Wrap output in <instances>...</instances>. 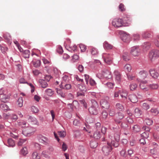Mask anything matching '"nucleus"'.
<instances>
[{
	"label": "nucleus",
	"mask_w": 159,
	"mask_h": 159,
	"mask_svg": "<svg viewBox=\"0 0 159 159\" xmlns=\"http://www.w3.org/2000/svg\"><path fill=\"white\" fill-rule=\"evenodd\" d=\"M139 80H141V79H144L147 78L148 75V73L147 71L142 70L139 72Z\"/></svg>",
	"instance_id": "14"
},
{
	"label": "nucleus",
	"mask_w": 159,
	"mask_h": 159,
	"mask_svg": "<svg viewBox=\"0 0 159 159\" xmlns=\"http://www.w3.org/2000/svg\"><path fill=\"white\" fill-rule=\"evenodd\" d=\"M137 87V84L135 83H132L130 85V89L131 90H134Z\"/></svg>",
	"instance_id": "48"
},
{
	"label": "nucleus",
	"mask_w": 159,
	"mask_h": 159,
	"mask_svg": "<svg viewBox=\"0 0 159 159\" xmlns=\"http://www.w3.org/2000/svg\"><path fill=\"white\" fill-rule=\"evenodd\" d=\"M112 24V25L116 27H119L122 25L123 21L119 18H115L113 20Z\"/></svg>",
	"instance_id": "7"
},
{
	"label": "nucleus",
	"mask_w": 159,
	"mask_h": 159,
	"mask_svg": "<svg viewBox=\"0 0 159 159\" xmlns=\"http://www.w3.org/2000/svg\"><path fill=\"white\" fill-rule=\"evenodd\" d=\"M71 78L67 75H65L62 78V82L61 84L69 83L70 80Z\"/></svg>",
	"instance_id": "20"
},
{
	"label": "nucleus",
	"mask_w": 159,
	"mask_h": 159,
	"mask_svg": "<svg viewBox=\"0 0 159 159\" xmlns=\"http://www.w3.org/2000/svg\"><path fill=\"white\" fill-rule=\"evenodd\" d=\"M119 10L121 11H125V8L124 5L122 3H121L119 6Z\"/></svg>",
	"instance_id": "59"
},
{
	"label": "nucleus",
	"mask_w": 159,
	"mask_h": 159,
	"mask_svg": "<svg viewBox=\"0 0 159 159\" xmlns=\"http://www.w3.org/2000/svg\"><path fill=\"white\" fill-rule=\"evenodd\" d=\"M57 94L60 95L62 98H65L66 97V92L63 89H57Z\"/></svg>",
	"instance_id": "24"
},
{
	"label": "nucleus",
	"mask_w": 159,
	"mask_h": 159,
	"mask_svg": "<svg viewBox=\"0 0 159 159\" xmlns=\"http://www.w3.org/2000/svg\"><path fill=\"white\" fill-rule=\"evenodd\" d=\"M79 88L80 90L83 91L85 92L87 90V89L86 87L83 85H79Z\"/></svg>",
	"instance_id": "57"
},
{
	"label": "nucleus",
	"mask_w": 159,
	"mask_h": 159,
	"mask_svg": "<svg viewBox=\"0 0 159 159\" xmlns=\"http://www.w3.org/2000/svg\"><path fill=\"white\" fill-rule=\"evenodd\" d=\"M151 34L148 32H144L142 34V36L144 38H148L151 37Z\"/></svg>",
	"instance_id": "55"
},
{
	"label": "nucleus",
	"mask_w": 159,
	"mask_h": 159,
	"mask_svg": "<svg viewBox=\"0 0 159 159\" xmlns=\"http://www.w3.org/2000/svg\"><path fill=\"white\" fill-rule=\"evenodd\" d=\"M124 69L125 71L130 72L132 70V67L130 64H127L125 66Z\"/></svg>",
	"instance_id": "35"
},
{
	"label": "nucleus",
	"mask_w": 159,
	"mask_h": 159,
	"mask_svg": "<svg viewBox=\"0 0 159 159\" xmlns=\"http://www.w3.org/2000/svg\"><path fill=\"white\" fill-rule=\"evenodd\" d=\"M100 104L102 107L103 108L108 109L109 108V104L107 101L105 100H101L100 101Z\"/></svg>",
	"instance_id": "17"
},
{
	"label": "nucleus",
	"mask_w": 159,
	"mask_h": 159,
	"mask_svg": "<svg viewBox=\"0 0 159 159\" xmlns=\"http://www.w3.org/2000/svg\"><path fill=\"white\" fill-rule=\"evenodd\" d=\"M70 40L67 39L66 41L64 42V45L66 49L69 51H74L77 49V47L75 45L72 46H69L68 44L70 43Z\"/></svg>",
	"instance_id": "6"
},
{
	"label": "nucleus",
	"mask_w": 159,
	"mask_h": 159,
	"mask_svg": "<svg viewBox=\"0 0 159 159\" xmlns=\"http://www.w3.org/2000/svg\"><path fill=\"white\" fill-rule=\"evenodd\" d=\"M144 122L148 125H151L153 123V121L152 120L148 118H146L144 120Z\"/></svg>",
	"instance_id": "36"
},
{
	"label": "nucleus",
	"mask_w": 159,
	"mask_h": 159,
	"mask_svg": "<svg viewBox=\"0 0 159 159\" xmlns=\"http://www.w3.org/2000/svg\"><path fill=\"white\" fill-rule=\"evenodd\" d=\"M129 99L132 102L136 103L138 101L136 96L134 94H131L129 96Z\"/></svg>",
	"instance_id": "21"
},
{
	"label": "nucleus",
	"mask_w": 159,
	"mask_h": 159,
	"mask_svg": "<svg viewBox=\"0 0 159 159\" xmlns=\"http://www.w3.org/2000/svg\"><path fill=\"white\" fill-rule=\"evenodd\" d=\"M46 93L49 96H52L53 94V91L51 89H48L45 90Z\"/></svg>",
	"instance_id": "44"
},
{
	"label": "nucleus",
	"mask_w": 159,
	"mask_h": 159,
	"mask_svg": "<svg viewBox=\"0 0 159 159\" xmlns=\"http://www.w3.org/2000/svg\"><path fill=\"white\" fill-rule=\"evenodd\" d=\"M18 125L22 127H24L25 126L26 123L25 121H22L18 122Z\"/></svg>",
	"instance_id": "62"
},
{
	"label": "nucleus",
	"mask_w": 159,
	"mask_h": 159,
	"mask_svg": "<svg viewBox=\"0 0 159 159\" xmlns=\"http://www.w3.org/2000/svg\"><path fill=\"white\" fill-rule=\"evenodd\" d=\"M8 92V91L6 89L2 88L0 89V95L2 96Z\"/></svg>",
	"instance_id": "49"
},
{
	"label": "nucleus",
	"mask_w": 159,
	"mask_h": 159,
	"mask_svg": "<svg viewBox=\"0 0 159 159\" xmlns=\"http://www.w3.org/2000/svg\"><path fill=\"white\" fill-rule=\"evenodd\" d=\"M142 107L145 110H148L149 107V106L148 104L146 103H143L142 104Z\"/></svg>",
	"instance_id": "61"
},
{
	"label": "nucleus",
	"mask_w": 159,
	"mask_h": 159,
	"mask_svg": "<svg viewBox=\"0 0 159 159\" xmlns=\"http://www.w3.org/2000/svg\"><path fill=\"white\" fill-rule=\"evenodd\" d=\"M48 150L46 151H44L42 152V154L43 155L44 157L47 155L48 154H50L54 150L53 148L51 146L49 147L48 148Z\"/></svg>",
	"instance_id": "23"
},
{
	"label": "nucleus",
	"mask_w": 159,
	"mask_h": 159,
	"mask_svg": "<svg viewBox=\"0 0 159 159\" xmlns=\"http://www.w3.org/2000/svg\"><path fill=\"white\" fill-rule=\"evenodd\" d=\"M8 146L10 147H13L15 145V143L13 140L11 139H9L7 141Z\"/></svg>",
	"instance_id": "33"
},
{
	"label": "nucleus",
	"mask_w": 159,
	"mask_h": 159,
	"mask_svg": "<svg viewBox=\"0 0 159 159\" xmlns=\"http://www.w3.org/2000/svg\"><path fill=\"white\" fill-rule=\"evenodd\" d=\"M30 54V52L29 50H25L23 53V56L25 58H28Z\"/></svg>",
	"instance_id": "40"
},
{
	"label": "nucleus",
	"mask_w": 159,
	"mask_h": 159,
	"mask_svg": "<svg viewBox=\"0 0 159 159\" xmlns=\"http://www.w3.org/2000/svg\"><path fill=\"white\" fill-rule=\"evenodd\" d=\"M98 143L95 141H92L90 143V146L92 148H95L97 147Z\"/></svg>",
	"instance_id": "42"
},
{
	"label": "nucleus",
	"mask_w": 159,
	"mask_h": 159,
	"mask_svg": "<svg viewBox=\"0 0 159 159\" xmlns=\"http://www.w3.org/2000/svg\"><path fill=\"white\" fill-rule=\"evenodd\" d=\"M120 95L122 98L126 99L128 96V92L126 91L123 90L122 92L120 91Z\"/></svg>",
	"instance_id": "31"
},
{
	"label": "nucleus",
	"mask_w": 159,
	"mask_h": 159,
	"mask_svg": "<svg viewBox=\"0 0 159 159\" xmlns=\"http://www.w3.org/2000/svg\"><path fill=\"white\" fill-rule=\"evenodd\" d=\"M103 76L107 79H110L112 77L111 72L106 69L103 70Z\"/></svg>",
	"instance_id": "19"
},
{
	"label": "nucleus",
	"mask_w": 159,
	"mask_h": 159,
	"mask_svg": "<svg viewBox=\"0 0 159 159\" xmlns=\"http://www.w3.org/2000/svg\"><path fill=\"white\" fill-rule=\"evenodd\" d=\"M147 81H140V84L139 86L141 89L145 90V91H147L149 89V86L147 85Z\"/></svg>",
	"instance_id": "16"
},
{
	"label": "nucleus",
	"mask_w": 159,
	"mask_h": 159,
	"mask_svg": "<svg viewBox=\"0 0 159 159\" xmlns=\"http://www.w3.org/2000/svg\"><path fill=\"white\" fill-rule=\"evenodd\" d=\"M32 157L33 159H40V156L36 151H34L32 154Z\"/></svg>",
	"instance_id": "32"
},
{
	"label": "nucleus",
	"mask_w": 159,
	"mask_h": 159,
	"mask_svg": "<svg viewBox=\"0 0 159 159\" xmlns=\"http://www.w3.org/2000/svg\"><path fill=\"white\" fill-rule=\"evenodd\" d=\"M0 48L1 50L2 53L4 54L6 53V51L8 50V48L7 47H2L1 45H0Z\"/></svg>",
	"instance_id": "56"
},
{
	"label": "nucleus",
	"mask_w": 159,
	"mask_h": 159,
	"mask_svg": "<svg viewBox=\"0 0 159 159\" xmlns=\"http://www.w3.org/2000/svg\"><path fill=\"white\" fill-rule=\"evenodd\" d=\"M142 111L139 108H136L134 110V115L137 117H139L142 114Z\"/></svg>",
	"instance_id": "25"
},
{
	"label": "nucleus",
	"mask_w": 159,
	"mask_h": 159,
	"mask_svg": "<svg viewBox=\"0 0 159 159\" xmlns=\"http://www.w3.org/2000/svg\"><path fill=\"white\" fill-rule=\"evenodd\" d=\"M23 100L22 97H20L17 101V104L20 107H21L23 106Z\"/></svg>",
	"instance_id": "30"
},
{
	"label": "nucleus",
	"mask_w": 159,
	"mask_h": 159,
	"mask_svg": "<svg viewBox=\"0 0 159 159\" xmlns=\"http://www.w3.org/2000/svg\"><path fill=\"white\" fill-rule=\"evenodd\" d=\"M140 51L139 48L137 46H134L131 48L130 54L134 57L138 56L140 54Z\"/></svg>",
	"instance_id": "9"
},
{
	"label": "nucleus",
	"mask_w": 159,
	"mask_h": 159,
	"mask_svg": "<svg viewBox=\"0 0 159 159\" xmlns=\"http://www.w3.org/2000/svg\"><path fill=\"white\" fill-rule=\"evenodd\" d=\"M127 78L129 80H134L135 78V76L132 74H129L127 75Z\"/></svg>",
	"instance_id": "60"
},
{
	"label": "nucleus",
	"mask_w": 159,
	"mask_h": 159,
	"mask_svg": "<svg viewBox=\"0 0 159 159\" xmlns=\"http://www.w3.org/2000/svg\"><path fill=\"white\" fill-rule=\"evenodd\" d=\"M28 153L27 148L25 147L23 148L20 150V153L24 156H25Z\"/></svg>",
	"instance_id": "34"
},
{
	"label": "nucleus",
	"mask_w": 159,
	"mask_h": 159,
	"mask_svg": "<svg viewBox=\"0 0 159 159\" xmlns=\"http://www.w3.org/2000/svg\"><path fill=\"white\" fill-rule=\"evenodd\" d=\"M58 134L59 136L62 138H64L66 135V133L64 131H58Z\"/></svg>",
	"instance_id": "52"
},
{
	"label": "nucleus",
	"mask_w": 159,
	"mask_h": 159,
	"mask_svg": "<svg viewBox=\"0 0 159 159\" xmlns=\"http://www.w3.org/2000/svg\"><path fill=\"white\" fill-rule=\"evenodd\" d=\"M93 137L94 138L96 139H98L101 137V134L100 131L97 129L93 134Z\"/></svg>",
	"instance_id": "28"
},
{
	"label": "nucleus",
	"mask_w": 159,
	"mask_h": 159,
	"mask_svg": "<svg viewBox=\"0 0 159 159\" xmlns=\"http://www.w3.org/2000/svg\"><path fill=\"white\" fill-rule=\"evenodd\" d=\"M151 153L153 155H156L158 154L157 149V148H154L153 149H151Z\"/></svg>",
	"instance_id": "51"
},
{
	"label": "nucleus",
	"mask_w": 159,
	"mask_h": 159,
	"mask_svg": "<svg viewBox=\"0 0 159 159\" xmlns=\"http://www.w3.org/2000/svg\"><path fill=\"white\" fill-rule=\"evenodd\" d=\"M149 73L151 76L154 79H157L159 76L158 73L154 70L150 69Z\"/></svg>",
	"instance_id": "22"
},
{
	"label": "nucleus",
	"mask_w": 159,
	"mask_h": 159,
	"mask_svg": "<svg viewBox=\"0 0 159 159\" xmlns=\"http://www.w3.org/2000/svg\"><path fill=\"white\" fill-rule=\"evenodd\" d=\"M60 88L66 89H69L71 88V85L70 84L68 83L64 84H61L60 85Z\"/></svg>",
	"instance_id": "27"
},
{
	"label": "nucleus",
	"mask_w": 159,
	"mask_h": 159,
	"mask_svg": "<svg viewBox=\"0 0 159 159\" xmlns=\"http://www.w3.org/2000/svg\"><path fill=\"white\" fill-rule=\"evenodd\" d=\"M102 57L105 62L108 65L111 64L112 62V58L110 55L107 53L103 54Z\"/></svg>",
	"instance_id": "8"
},
{
	"label": "nucleus",
	"mask_w": 159,
	"mask_h": 159,
	"mask_svg": "<svg viewBox=\"0 0 159 159\" xmlns=\"http://www.w3.org/2000/svg\"><path fill=\"white\" fill-rule=\"evenodd\" d=\"M121 39L122 40L125 42H129L130 39V36L129 35L126 33H124L121 36Z\"/></svg>",
	"instance_id": "18"
},
{
	"label": "nucleus",
	"mask_w": 159,
	"mask_h": 159,
	"mask_svg": "<svg viewBox=\"0 0 159 159\" xmlns=\"http://www.w3.org/2000/svg\"><path fill=\"white\" fill-rule=\"evenodd\" d=\"M159 57V51L157 50H153L149 53V57L152 60H154Z\"/></svg>",
	"instance_id": "5"
},
{
	"label": "nucleus",
	"mask_w": 159,
	"mask_h": 159,
	"mask_svg": "<svg viewBox=\"0 0 159 159\" xmlns=\"http://www.w3.org/2000/svg\"><path fill=\"white\" fill-rule=\"evenodd\" d=\"M116 108L120 111H122L123 110L124 108L122 105L119 103H117L116 105Z\"/></svg>",
	"instance_id": "37"
},
{
	"label": "nucleus",
	"mask_w": 159,
	"mask_h": 159,
	"mask_svg": "<svg viewBox=\"0 0 159 159\" xmlns=\"http://www.w3.org/2000/svg\"><path fill=\"white\" fill-rule=\"evenodd\" d=\"M124 117V116L123 113L120 112H118L116 115L115 120L116 122L120 123V120L123 119Z\"/></svg>",
	"instance_id": "15"
},
{
	"label": "nucleus",
	"mask_w": 159,
	"mask_h": 159,
	"mask_svg": "<svg viewBox=\"0 0 159 159\" xmlns=\"http://www.w3.org/2000/svg\"><path fill=\"white\" fill-rule=\"evenodd\" d=\"M114 77L116 82L120 83L121 79V75L120 73L117 70H115L114 72Z\"/></svg>",
	"instance_id": "12"
},
{
	"label": "nucleus",
	"mask_w": 159,
	"mask_h": 159,
	"mask_svg": "<svg viewBox=\"0 0 159 159\" xmlns=\"http://www.w3.org/2000/svg\"><path fill=\"white\" fill-rule=\"evenodd\" d=\"M0 107L4 110H7L8 108V106L5 104H1L0 105Z\"/></svg>",
	"instance_id": "64"
},
{
	"label": "nucleus",
	"mask_w": 159,
	"mask_h": 159,
	"mask_svg": "<svg viewBox=\"0 0 159 159\" xmlns=\"http://www.w3.org/2000/svg\"><path fill=\"white\" fill-rule=\"evenodd\" d=\"M39 82L42 88H45L48 86V84L45 80L40 79L39 80Z\"/></svg>",
	"instance_id": "26"
},
{
	"label": "nucleus",
	"mask_w": 159,
	"mask_h": 159,
	"mask_svg": "<svg viewBox=\"0 0 159 159\" xmlns=\"http://www.w3.org/2000/svg\"><path fill=\"white\" fill-rule=\"evenodd\" d=\"M90 52L92 55H96L98 53L97 50L94 48H92L90 50Z\"/></svg>",
	"instance_id": "47"
},
{
	"label": "nucleus",
	"mask_w": 159,
	"mask_h": 159,
	"mask_svg": "<svg viewBox=\"0 0 159 159\" xmlns=\"http://www.w3.org/2000/svg\"><path fill=\"white\" fill-rule=\"evenodd\" d=\"M123 58L124 60L128 61L129 60V57L127 52H125L123 55Z\"/></svg>",
	"instance_id": "41"
},
{
	"label": "nucleus",
	"mask_w": 159,
	"mask_h": 159,
	"mask_svg": "<svg viewBox=\"0 0 159 159\" xmlns=\"http://www.w3.org/2000/svg\"><path fill=\"white\" fill-rule=\"evenodd\" d=\"M103 46L105 48L107 49H111L112 48V46L109 43L105 41L103 43Z\"/></svg>",
	"instance_id": "29"
},
{
	"label": "nucleus",
	"mask_w": 159,
	"mask_h": 159,
	"mask_svg": "<svg viewBox=\"0 0 159 159\" xmlns=\"http://www.w3.org/2000/svg\"><path fill=\"white\" fill-rule=\"evenodd\" d=\"M3 37L6 40H9L11 38V36L8 33H6L3 34Z\"/></svg>",
	"instance_id": "53"
},
{
	"label": "nucleus",
	"mask_w": 159,
	"mask_h": 159,
	"mask_svg": "<svg viewBox=\"0 0 159 159\" xmlns=\"http://www.w3.org/2000/svg\"><path fill=\"white\" fill-rule=\"evenodd\" d=\"M142 137L145 138H147L148 137L149 132H145L141 134Z\"/></svg>",
	"instance_id": "63"
},
{
	"label": "nucleus",
	"mask_w": 159,
	"mask_h": 159,
	"mask_svg": "<svg viewBox=\"0 0 159 159\" xmlns=\"http://www.w3.org/2000/svg\"><path fill=\"white\" fill-rule=\"evenodd\" d=\"M35 128L30 126H28L24 128L22 130V134L25 136H30L35 131Z\"/></svg>",
	"instance_id": "4"
},
{
	"label": "nucleus",
	"mask_w": 159,
	"mask_h": 159,
	"mask_svg": "<svg viewBox=\"0 0 159 159\" xmlns=\"http://www.w3.org/2000/svg\"><path fill=\"white\" fill-rule=\"evenodd\" d=\"M79 47L80 48L81 51L82 52H84L87 49L86 46L82 44H80L79 45Z\"/></svg>",
	"instance_id": "50"
},
{
	"label": "nucleus",
	"mask_w": 159,
	"mask_h": 159,
	"mask_svg": "<svg viewBox=\"0 0 159 159\" xmlns=\"http://www.w3.org/2000/svg\"><path fill=\"white\" fill-rule=\"evenodd\" d=\"M32 62L34 66L35 67L39 66L41 64V61L39 60H37L35 61H32Z\"/></svg>",
	"instance_id": "43"
},
{
	"label": "nucleus",
	"mask_w": 159,
	"mask_h": 159,
	"mask_svg": "<svg viewBox=\"0 0 159 159\" xmlns=\"http://www.w3.org/2000/svg\"><path fill=\"white\" fill-rule=\"evenodd\" d=\"M120 129L119 127L114 128V131L115 132L114 137L116 141L114 140H111V144L115 147H117L118 146V142L120 138Z\"/></svg>",
	"instance_id": "1"
},
{
	"label": "nucleus",
	"mask_w": 159,
	"mask_h": 159,
	"mask_svg": "<svg viewBox=\"0 0 159 159\" xmlns=\"http://www.w3.org/2000/svg\"><path fill=\"white\" fill-rule=\"evenodd\" d=\"M27 118L28 119L29 122H30L32 125H39V122L35 117L28 115Z\"/></svg>",
	"instance_id": "10"
},
{
	"label": "nucleus",
	"mask_w": 159,
	"mask_h": 159,
	"mask_svg": "<svg viewBox=\"0 0 159 159\" xmlns=\"http://www.w3.org/2000/svg\"><path fill=\"white\" fill-rule=\"evenodd\" d=\"M111 144L110 140H109L107 141V145L103 146L102 148V151L105 156H107L109 154L112 150Z\"/></svg>",
	"instance_id": "3"
},
{
	"label": "nucleus",
	"mask_w": 159,
	"mask_h": 159,
	"mask_svg": "<svg viewBox=\"0 0 159 159\" xmlns=\"http://www.w3.org/2000/svg\"><path fill=\"white\" fill-rule=\"evenodd\" d=\"M38 137L39 138V141L40 143H44L45 145H47L49 143L50 141L47 137L43 136L42 135H39Z\"/></svg>",
	"instance_id": "13"
},
{
	"label": "nucleus",
	"mask_w": 159,
	"mask_h": 159,
	"mask_svg": "<svg viewBox=\"0 0 159 159\" xmlns=\"http://www.w3.org/2000/svg\"><path fill=\"white\" fill-rule=\"evenodd\" d=\"M151 112L154 116H156L158 114L159 111L157 108H152L150 110Z\"/></svg>",
	"instance_id": "38"
},
{
	"label": "nucleus",
	"mask_w": 159,
	"mask_h": 159,
	"mask_svg": "<svg viewBox=\"0 0 159 159\" xmlns=\"http://www.w3.org/2000/svg\"><path fill=\"white\" fill-rule=\"evenodd\" d=\"M149 89L150 88L152 89H156L159 87L158 85L157 84H153L149 85Z\"/></svg>",
	"instance_id": "39"
},
{
	"label": "nucleus",
	"mask_w": 159,
	"mask_h": 159,
	"mask_svg": "<svg viewBox=\"0 0 159 159\" xmlns=\"http://www.w3.org/2000/svg\"><path fill=\"white\" fill-rule=\"evenodd\" d=\"M133 129L134 132H139L140 130V128L138 125H135L133 127Z\"/></svg>",
	"instance_id": "45"
},
{
	"label": "nucleus",
	"mask_w": 159,
	"mask_h": 159,
	"mask_svg": "<svg viewBox=\"0 0 159 159\" xmlns=\"http://www.w3.org/2000/svg\"><path fill=\"white\" fill-rule=\"evenodd\" d=\"M140 36L139 34H136L133 35V38L134 40H138L139 39Z\"/></svg>",
	"instance_id": "54"
},
{
	"label": "nucleus",
	"mask_w": 159,
	"mask_h": 159,
	"mask_svg": "<svg viewBox=\"0 0 159 159\" xmlns=\"http://www.w3.org/2000/svg\"><path fill=\"white\" fill-rule=\"evenodd\" d=\"M79 58V56L77 55H74L72 57V58L71 59L72 61L73 62H75L77 60H78Z\"/></svg>",
	"instance_id": "58"
},
{
	"label": "nucleus",
	"mask_w": 159,
	"mask_h": 159,
	"mask_svg": "<svg viewBox=\"0 0 159 159\" xmlns=\"http://www.w3.org/2000/svg\"><path fill=\"white\" fill-rule=\"evenodd\" d=\"M91 102L92 105L89 108V111L92 114L96 115L98 113L97 108L98 107V104L94 100H92Z\"/></svg>",
	"instance_id": "2"
},
{
	"label": "nucleus",
	"mask_w": 159,
	"mask_h": 159,
	"mask_svg": "<svg viewBox=\"0 0 159 159\" xmlns=\"http://www.w3.org/2000/svg\"><path fill=\"white\" fill-rule=\"evenodd\" d=\"M11 94L8 92L4 95L0 96L1 100L4 103L7 102L10 98Z\"/></svg>",
	"instance_id": "11"
},
{
	"label": "nucleus",
	"mask_w": 159,
	"mask_h": 159,
	"mask_svg": "<svg viewBox=\"0 0 159 159\" xmlns=\"http://www.w3.org/2000/svg\"><path fill=\"white\" fill-rule=\"evenodd\" d=\"M150 43L148 42H145L143 43V48L145 50L149 49L150 47Z\"/></svg>",
	"instance_id": "46"
}]
</instances>
